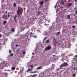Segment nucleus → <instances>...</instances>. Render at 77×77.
<instances>
[{"instance_id":"nucleus-43","label":"nucleus","mask_w":77,"mask_h":77,"mask_svg":"<svg viewBox=\"0 0 77 77\" xmlns=\"http://www.w3.org/2000/svg\"><path fill=\"white\" fill-rule=\"evenodd\" d=\"M34 54H35V53H34V52H33V53H32V55Z\"/></svg>"},{"instance_id":"nucleus-19","label":"nucleus","mask_w":77,"mask_h":77,"mask_svg":"<svg viewBox=\"0 0 77 77\" xmlns=\"http://www.w3.org/2000/svg\"><path fill=\"white\" fill-rule=\"evenodd\" d=\"M41 12L40 11H38V15H40V14H41Z\"/></svg>"},{"instance_id":"nucleus-1","label":"nucleus","mask_w":77,"mask_h":77,"mask_svg":"<svg viewBox=\"0 0 77 77\" xmlns=\"http://www.w3.org/2000/svg\"><path fill=\"white\" fill-rule=\"evenodd\" d=\"M69 64L66 62H64L60 66V69H62L63 67H65V66H68Z\"/></svg>"},{"instance_id":"nucleus-52","label":"nucleus","mask_w":77,"mask_h":77,"mask_svg":"<svg viewBox=\"0 0 77 77\" xmlns=\"http://www.w3.org/2000/svg\"><path fill=\"white\" fill-rule=\"evenodd\" d=\"M50 22V20H49V21L48 22V23H49Z\"/></svg>"},{"instance_id":"nucleus-30","label":"nucleus","mask_w":77,"mask_h":77,"mask_svg":"<svg viewBox=\"0 0 77 77\" xmlns=\"http://www.w3.org/2000/svg\"><path fill=\"white\" fill-rule=\"evenodd\" d=\"M11 51L9 50V53L10 54H11Z\"/></svg>"},{"instance_id":"nucleus-17","label":"nucleus","mask_w":77,"mask_h":77,"mask_svg":"<svg viewBox=\"0 0 77 77\" xmlns=\"http://www.w3.org/2000/svg\"><path fill=\"white\" fill-rule=\"evenodd\" d=\"M3 23H4V24H6L7 23V21H4L3 22Z\"/></svg>"},{"instance_id":"nucleus-9","label":"nucleus","mask_w":77,"mask_h":77,"mask_svg":"<svg viewBox=\"0 0 77 77\" xmlns=\"http://www.w3.org/2000/svg\"><path fill=\"white\" fill-rule=\"evenodd\" d=\"M23 54V55H24L25 54H26V51H23V52L22 53Z\"/></svg>"},{"instance_id":"nucleus-28","label":"nucleus","mask_w":77,"mask_h":77,"mask_svg":"<svg viewBox=\"0 0 77 77\" xmlns=\"http://www.w3.org/2000/svg\"><path fill=\"white\" fill-rule=\"evenodd\" d=\"M13 55H14V54L12 53V54H10V56H13Z\"/></svg>"},{"instance_id":"nucleus-32","label":"nucleus","mask_w":77,"mask_h":77,"mask_svg":"<svg viewBox=\"0 0 77 77\" xmlns=\"http://www.w3.org/2000/svg\"><path fill=\"white\" fill-rule=\"evenodd\" d=\"M77 67H76L75 68H74V71H75V69H77Z\"/></svg>"},{"instance_id":"nucleus-10","label":"nucleus","mask_w":77,"mask_h":77,"mask_svg":"<svg viewBox=\"0 0 77 77\" xmlns=\"http://www.w3.org/2000/svg\"><path fill=\"white\" fill-rule=\"evenodd\" d=\"M17 15H15L14 18V20L17 19L16 18H17Z\"/></svg>"},{"instance_id":"nucleus-15","label":"nucleus","mask_w":77,"mask_h":77,"mask_svg":"<svg viewBox=\"0 0 77 77\" xmlns=\"http://www.w3.org/2000/svg\"><path fill=\"white\" fill-rule=\"evenodd\" d=\"M2 18H3V19H5V18H6V17H5V15H3Z\"/></svg>"},{"instance_id":"nucleus-56","label":"nucleus","mask_w":77,"mask_h":77,"mask_svg":"<svg viewBox=\"0 0 77 77\" xmlns=\"http://www.w3.org/2000/svg\"><path fill=\"white\" fill-rule=\"evenodd\" d=\"M62 17H63V16H62Z\"/></svg>"},{"instance_id":"nucleus-3","label":"nucleus","mask_w":77,"mask_h":77,"mask_svg":"<svg viewBox=\"0 0 77 77\" xmlns=\"http://www.w3.org/2000/svg\"><path fill=\"white\" fill-rule=\"evenodd\" d=\"M44 1H41L38 3V4H40L41 5H44Z\"/></svg>"},{"instance_id":"nucleus-21","label":"nucleus","mask_w":77,"mask_h":77,"mask_svg":"<svg viewBox=\"0 0 77 77\" xmlns=\"http://www.w3.org/2000/svg\"><path fill=\"white\" fill-rule=\"evenodd\" d=\"M72 28L73 29H75V26H72Z\"/></svg>"},{"instance_id":"nucleus-57","label":"nucleus","mask_w":77,"mask_h":77,"mask_svg":"<svg viewBox=\"0 0 77 77\" xmlns=\"http://www.w3.org/2000/svg\"><path fill=\"white\" fill-rule=\"evenodd\" d=\"M61 0V1H62V0Z\"/></svg>"},{"instance_id":"nucleus-26","label":"nucleus","mask_w":77,"mask_h":77,"mask_svg":"<svg viewBox=\"0 0 77 77\" xmlns=\"http://www.w3.org/2000/svg\"><path fill=\"white\" fill-rule=\"evenodd\" d=\"M15 66H17V65H15V64H14L13 65V67H14Z\"/></svg>"},{"instance_id":"nucleus-53","label":"nucleus","mask_w":77,"mask_h":77,"mask_svg":"<svg viewBox=\"0 0 77 77\" xmlns=\"http://www.w3.org/2000/svg\"><path fill=\"white\" fill-rule=\"evenodd\" d=\"M45 20L47 21V20H46V19H45Z\"/></svg>"},{"instance_id":"nucleus-51","label":"nucleus","mask_w":77,"mask_h":77,"mask_svg":"<svg viewBox=\"0 0 77 77\" xmlns=\"http://www.w3.org/2000/svg\"><path fill=\"white\" fill-rule=\"evenodd\" d=\"M38 32H40V31H39V30H38Z\"/></svg>"},{"instance_id":"nucleus-12","label":"nucleus","mask_w":77,"mask_h":77,"mask_svg":"<svg viewBox=\"0 0 77 77\" xmlns=\"http://www.w3.org/2000/svg\"><path fill=\"white\" fill-rule=\"evenodd\" d=\"M46 42L47 44H48V43H49V42H50V40H47L46 41Z\"/></svg>"},{"instance_id":"nucleus-8","label":"nucleus","mask_w":77,"mask_h":77,"mask_svg":"<svg viewBox=\"0 0 77 77\" xmlns=\"http://www.w3.org/2000/svg\"><path fill=\"white\" fill-rule=\"evenodd\" d=\"M11 69L12 70H13V71H14L15 69V67H12L11 68Z\"/></svg>"},{"instance_id":"nucleus-31","label":"nucleus","mask_w":77,"mask_h":77,"mask_svg":"<svg viewBox=\"0 0 77 77\" xmlns=\"http://www.w3.org/2000/svg\"><path fill=\"white\" fill-rule=\"evenodd\" d=\"M37 36L36 35H34V36H33V37H34V38H36Z\"/></svg>"},{"instance_id":"nucleus-34","label":"nucleus","mask_w":77,"mask_h":77,"mask_svg":"<svg viewBox=\"0 0 77 77\" xmlns=\"http://www.w3.org/2000/svg\"><path fill=\"white\" fill-rule=\"evenodd\" d=\"M19 51V50L18 49L17 50V53H18V51Z\"/></svg>"},{"instance_id":"nucleus-45","label":"nucleus","mask_w":77,"mask_h":77,"mask_svg":"<svg viewBox=\"0 0 77 77\" xmlns=\"http://www.w3.org/2000/svg\"><path fill=\"white\" fill-rule=\"evenodd\" d=\"M32 32H31L30 34V35H32Z\"/></svg>"},{"instance_id":"nucleus-48","label":"nucleus","mask_w":77,"mask_h":77,"mask_svg":"<svg viewBox=\"0 0 77 77\" xmlns=\"http://www.w3.org/2000/svg\"><path fill=\"white\" fill-rule=\"evenodd\" d=\"M75 57H76V58H77V55H76Z\"/></svg>"},{"instance_id":"nucleus-46","label":"nucleus","mask_w":77,"mask_h":77,"mask_svg":"<svg viewBox=\"0 0 77 77\" xmlns=\"http://www.w3.org/2000/svg\"><path fill=\"white\" fill-rule=\"evenodd\" d=\"M47 1V0H45V2H46Z\"/></svg>"},{"instance_id":"nucleus-37","label":"nucleus","mask_w":77,"mask_h":77,"mask_svg":"<svg viewBox=\"0 0 77 77\" xmlns=\"http://www.w3.org/2000/svg\"><path fill=\"white\" fill-rule=\"evenodd\" d=\"M18 45H15L16 47H18Z\"/></svg>"},{"instance_id":"nucleus-22","label":"nucleus","mask_w":77,"mask_h":77,"mask_svg":"<svg viewBox=\"0 0 77 77\" xmlns=\"http://www.w3.org/2000/svg\"><path fill=\"white\" fill-rule=\"evenodd\" d=\"M31 71V69H29L27 70V72H29V71Z\"/></svg>"},{"instance_id":"nucleus-55","label":"nucleus","mask_w":77,"mask_h":77,"mask_svg":"<svg viewBox=\"0 0 77 77\" xmlns=\"http://www.w3.org/2000/svg\"><path fill=\"white\" fill-rule=\"evenodd\" d=\"M50 25L49 24H48V26H49Z\"/></svg>"},{"instance_id":"nucleus-38","label":"nucleus","mask_w":77,"mask_h":77,"mask_svg":"<svg viewBox=\"0 0 77 77\" xmlns=\"http://www.w3.org/2000/svg\"><path fill=\"white\" fill-rule=\"evenodd\" d=\"M17 15H20V13H17Z\"/></svg>"},{"instance_id":"nucleus-20","label":"nucleus","mask_w":77,"mask_h":77,"mask_svg":"<svg viewBox=\"0 0 77 77\" xmlns=\"http://www.w3.org/2000/svg\"><path fill=\"white\" fill-rule=\"evenodd\" d=\"M18 62H15V65H17V64H18Z\"/></svg>"},{"instance_id":"nucleus-39","label":"nucleus","mask_w":77,"mask_h":77,"mask_svg":"<svg viewBox=\"0 0 77 77\" xmlns=\"http://www.w3.org/2000/svg\"><path fill=\"white\" fill-rule=\"evenodd\" d=\"M74 9H75V10H77V8H75Z\"/></svg>"},{"instance_id":"nucleus-42","label":"nucleus","mask_w":77,"mask_h":77,"mask_svg":"<svg viewBox=\"0 0 77 77\" xmlns=\"http://www.w3.org/2000/svg\"><path fill=\"white\" fill-rule=\"evenodd\" d=\"M20 14H19V15H17V17H20Z\"/></svg>"},{"instance_id":"nucleus-41","label":"nucleus","mask_w":77,"mask_h":77,"mask_svg":"<svg viewBox=\"0 0 77 77\" xmlns=\"http://www.w3.org/2000/svg\"><path fill=\"white\" fill-rule=\"evenodd\" d=\"M75 14H77V11H76L75 12Z\"/></svg>"},{"instance_id":"nucleus-2","label":"nucleus","mask_w":77,"mask_h":77,"mask_svg":"<svg viewBox=\"0 0 77 77\" xmlns=\"http://www.w3.org/2000/svg\"><path fill=\"white\" fill-rule=\"evenodd\" d=\"M51 47L50 46H48V47H46L45 49L44 50H51Z\"/></svg>"},{"instance_id":"nucleus-49","label":"nucleus","mask_w":77,"mask_h":77,"mask_svg":"<svg viewBox=\"0 0 77 77\" xmlns=\"http://www.w3.org/2000/svg\"><path fill=\"white\" fill-rule=\"evenodd\" d=\"M19 17H20V18H21V16H20Z\"/></svg>"},{"instance_id":"nucleus-5","label":"nucleus","mask_w":77,"mask_h":77,"mask_svg":"<svg viewBox=\"0 0 77 77\" xmlns=\"http://www.w3.org/2000/svg\"><path fill=\"white\" fill-rule=\"evenodd\" d=\"M20 7H18V9L17 10V13H20Z\"/></svg>"},{"instance_id":"nucleus-27","label":"nucleus","mask_w":77,"mask_h":77,"mask_svg":"<svg viewBox=\"0 0 77 77\" xmlns=\"http://www.w3.org/2000/svg\"><path fill=\"white\" fill-rule=\"evenodd\" d=\"M8 18H9V17H10V15H9V14H8Z\"/></svg>"},{"instance_id":"nucleus-6","label":"nucleus","mask_w":77,"mask_h":77,"mask_svg":"<svg viewBox=\"0 0 77 77\" xmlns=\"http://www.w3.org/2000/svg\"><path fill=\"white\" fill-rule=\"evenodd\" d=\"M72 5V3H69L67 4V6H71Z\"/></svg>"},{"instance_id":"nucleus-7","label":"nucleus","mask_w":77,"mask_h":77,"mask_svg":"<svg viewBox=\"0 0 77 77\" xmlns=\"http://www.w3.org/2000/svg\"><path fill=\"white\" fill-rule=\"evenodd\" d=\"M67 18L68 20H69L70 18V16L69 15H67Z\"/></svg>"},{"instance_id":"nucleus-36","label":"nucleus","mask_w":77,"mask_h":77,"mask_svg":"<svg viewBox=\"0 0 77 77\" xmlns=\"http://www.w3.org/2000/svg\"><path fill=\"white\" fill-rule=\"evenodd\" d=\"M5 12L6 14H7V13H8L7 11H5Z\"/></svg>"},{"instance_id":"nucleus-47","label":"nucleus","mask_w":77,"mask_h":77,"mask_svg":"<svg viewBox=\"0 0 77 77\" xmlns=\"http://www.w3.org/2000/svg\"><path fill=\"white\" fill-rule=\"evenodd\" d=\"M75 2H77V0H75Z\"/></svg>"},{"instance_id":"nucleus-11","label":"nucleus","mask_w":77,"mask_h":77,"mask_svg":"<svg viewBox=\"0 0 77 77\" xmlns=\"http://www.w3.org/2000/svg\"><path fill=\"white\" fill-rule=\"evenodd\" d=\"M13 6L14 8H15V7H16V3H14V4H13Z\"/></svg>"},{"instance_id":"nucleus-4","label":"nucleus","mask_w":77,"mask_h":77,"mask_svg":"<svg viewBox=\"0 0 77 77\" xmlns=\"http://www.w3.org/2000/svg\"><path fill=\"white\" fill-rule=\"evenodd\" d=\"M42 69V67L41 66H39L36 69Z\"/></svg>"},{"instance_id":"nucleus-24","label":"nucleus","mask_w":77,"mask_h":77,"mask_svg":"<svg viewBox=\"0 0 77 77\" xmlns=\"http://www.w3.org/2000/svg\"><path fill=\"white\" fill-rule=\"evenodd\" d=\"M75 75H76L75 74H73L72 76V77H75Z\"/></svg>"},{"instance_id":"nucleus-23","label":"nucleus","mask_w":77,"mask_h":77,"mask_svg":"<svg viewBox=\"0 0 77 77\" xmlns=\"http://www.w3.org/2000/svg\"><path fill=\"white\" fill-rule=\"evenodd\" d=\"M61 3L62 5H64V2H63L62 1H61Z\"/></svg>"},{"instance_id":"nucleus-44","label":"nucleus","mask_w":77,"mask_h":77,"mask_svg":"<svg viewBox=\"0 0 77 77\" xmlns=\"http://www.w3.org/2000/svg\"><path fill=\"white\" fill-rule=\"evenodd\" d=\"M2 36V35L1 34H0V37H1Z\"/></svg>"},{"instance_id":"nucleus-13","label":"nucleus","mask_w":77,"mask_h":77,"mask_svg":"<svg viewBox=\"0 0 77 77\" xmlns=\"http://www.w3.org/2000/svg\"><path fill=\"white\" fill-rule=\"evenodd\" d=\"M31 76L32 77H36V76H37V75L36 74L34 75H32Z\"/></svg>"},{"instance_id":"nucleus-50","label":"nucleus","mask_w":77,"mask_h":77,"mask_svg":"<svg viewBox=\"0 0 77 77\" xmlns=\"http://www.w3.org/2000/svg\"><path fill=\"white\" fill-rule=\"evenodd\" d=\"M48 24H46V26H48Z\"/></svg>"},{"instance_id":"nucleus-14","label":"nucleus","mask_w":77,"mask_h":77,"mask_svg":"<svg viewBox=\"0 0 77 77\" xmlns=\"http://www.w3.org/2000/svg\"><path fill=\"white\" fill-rule=\"evenodd\" d=\"M36 72H37L36 71H34L33 72H31V74H35V73H36Z\"/></svg>"},{"instance_id":"nucleus-25","label":"nucleus","mask_w":77,"mask_h":77,"mask_svg":"<svg viewBox=\"0 0 77 77\" xmlns=\"http://www.w3.org/2000/svg\"><path fill=\"white\" fill-rule=\"evenodd\" d=\"M30 66L31 67V68H32V69H33V66L30 65Z\"/></svg>"},{"instance_id":"nucleus-29","label":"nucleus","mask_w":77,"mask_h":77,"mask_svg":"<svg viewBox=\"0 0 77 77\" xmlns=\"http://www.w3.org/2000/svg\"><path fill=\"white\" fill-rule=\"evenodd\" d=\"M46 38H47V37H45L44 38V39H43V40H44V41H45V39H46Z\"/></svg>"},{"instance_id":"nucleus-40","label":"nucleus","mask_w":77,"mask_h":77,"mask_svg":"<svg viewBox=\"0 0 77 77\" xmlns=\"http://www.w3.org/2000/svg\"><path fill=\"white\" fill-rule=\"evenodd\" d=\"M54 41H56V38H54L53 40Z\"/></svg>"},{"instance_id":"nucleus-16","label":"nucleus","mask_w":77,"mask_h":77,"mask_svg":"<svg viewBox=\"0 0 77 77\" xmlns=\"http://www.w3.org/2000/svg\"><path fill=\"white\" fill-rule=\"evenodd\" d=\"M12 32H15V29L14 28H13L11 30Z\"/></svg>"},{"instance_id":"nucleus-54","label":"nucleus","mask_w":77,"mask_h":77,"mask_svg":"<svg viewBox=\"0 0 77 77\" xmlns=\"http://www.w3.org/2000/svg\"><path fill=\"white\" fill-rule=\"evenodd\" d=\"M6 71V70H4V71Z\"/></svg>"},{"instance_id":"nucleus-33","label":"nucleus","mask_w":77,"mask_h":77,"mask_svg":"<svg viewBox=\"0 0 77 77\" xmlns=\"http://www.w3.org/2000/svg\"><path fill=\"white\" fill-rule=\"evenodd\" d=\"M15 20V22H16V23H17V19H14Z\"/></svg>"},{"instance_id":"nucleus-18","label":"nucleus","mask_w":77,"mask_h":77,"mask_svg":"<svg viewBox=\"0 0 77 77\" xmlns=\"http://www.w3.org/2000/svg\"><path fill=\"white\" fill-rule=\"evenodd\" d=\"M60 32H58L57 33V34H56V35H60Z\"/></svg>"},{"instance_id":"nucleus-35","label":"nucleus","mask_w":77,"mask_h":77,"mask_svg":"<svg viewBox=\"0 0 77 77\" xmlns=\"http://www.w3.org/2000/svg\"><path fill=\"white\" fill-rule=\"evenodd\" d=\"M5 6V5H2L1 6L2 8H3V7Z\"/></svg>"}]
</instances>
